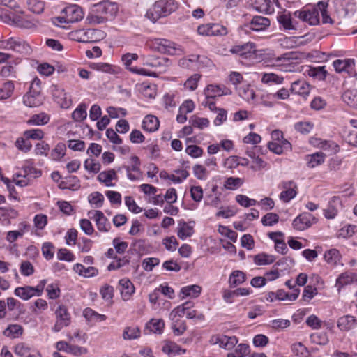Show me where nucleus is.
<instances>
[{
	"mask_svg": "<svg viewBox=\"0 0 357 357\" xmlns=\"http://www.w3.org/2000/svg\"><path fill=\"white\" fill-rule=\"evenodd\" d=\"M178 7V3L175 0H158L147 10L146 17L155 22L158 19L167 17L176 11Z\"/></svg>",
	"mask_w": 357,
	"mask_h": 357,
	"instance_id": "nucleus-1",
	"label": "nucleus"
},
{
	"mask_svg": "<svg viewBox=\"0 0 357 357\" xmlns=\"http://www.w3.org/2000/svg\"><path fill=\"white\" fill-rule=\"evenodd\" d=\"M271 24V21L268 18L255 15L252 17L250 22L245 23L241 26L240 29L245 33L248 34L251 31L259 32L267 29Z\"/></svg>",
	"mask_w": 357,
	"mask_h": 357,
	"instance_id": "nucleus-2",
	"label": "nucleus"
},
{
	"mask_svg": "<svg viewBox=\"0 0 357 357\" xmlns=\"http://www.w3.org/2000/svg\"><path fill=\"white\" fill-rule=\"evenodd\" d=\"M77 38L75 39L81 43H96L106 37V33L96 29H80L76 31Z\"/></svg>",
	"mask_w": 357,
	"mask_h": 357,
	"instance_id": "nucleus-3",
	"label": "nucleus"
},
{
	"mask_svg": "<svg viewBox=\"0 0 357 357\" xmlns=\"http://www.w3.org/2000/svg\"><path fill=\"white\" fill-rule=\"evenodd\" d=\"M229 51L231 53L236 54L245 59H255L257 56L256 45L251 42L234 45Z\"/></svg>",
	"mask_w": 357,
	"mask_h": 357,
	"instance_id": "nucleus-4",
	"label": "nucleus"
},
{
	"mask_svg": "<svg viewBox=\"0 0 357 357\" xmlns=\"http://www.w3.org/2000/svg\"><path fill=\"white\" fill-rule=\"evenodd\" d=\"M152 49L162 53L169 55H175L178 52H181L180 47H176V44L167 39L156 38L152 43Z\"/></svg>",
	"mask_w": 357,
	"mask_h": 357,
	"instance_id": "nucleus-5",
	"label": "nucleus"
},
{
	"mask_svg": "<svg viewBox=\"0 0 357 357\" xmlns=\"http://www.w3.org/2000/svg\"><path fill=\"white\" fill-rule=\"evenodd\" d=\"M40 79L34 78L30 86L29 91L23 98V102L26 106L33 107L38 105L36 99L40 95Z\"/></svg>",
	"mask_w": 357,
	"mask_h": 357,
	"instance_id": "nucleus-6",
	"label": "nucleus"
},
{
	"mask_svg": "<svg viewBox=\"0 0 357 357\" xmlns=\"http://www.w3.org/2000/svg\"><path fill=\"white\" fill-rule=\"evenodd\" d=\"M294 16L312 26L319 23V12L316 10L315 5L311 9L296 10L294 13Z\"/></svg>",
	"mask_w": 357,
	"mask_h": 357,
	"instance_id": "nucleus-7",
	"label": "nucleus"
},
{
	"mask_svg": "<svg viewBox=\"0 0 357 357\" xmlns=\"http://www.w3.org/2000/svg\"><path fill=\"white\" fill-rule=\"evenodd\" d=\"M317 219L308 212H304L298 215L292 222L294 228L298 231H303L317 222Z\"/></svg>",
	"mask_w": 357,
	"mask_h": 357,
	"instance_id": "nucleus-8",
	"label": "nucleus"
},
{
	"mask_svg": "<svg viewBox=\"0 0 357 357\" xmlns=\"http://www.w3.org/2000/svg\"><path fill=\"white\" fill-rule=\"evenodd\" d=\"M238 340L236 336H227L225 335H214L211 336L210 342L213 344H219L220 347L226 350L232 349L238 343Z\"/></svg>",
	"mask_w": 357,
	"mask_h": 357,
	"instance_id": "nucleus-9",
	"label": "nucleus"
},
{
	"mask_svg": "<svg viewBox=\"0 0 357 357\" xmlns=\"http://www.w3.org/2000/svg\"><path fill=\"white\" fill-rule=\"evenodd\" d=\"M282 188L284 190L280 195V199L284 203L290 202L297 195V184L294 181H282Z\"/></svg>",
	"mask_w": 357,
	"mask_h": 357,
	"instance_id": "nucleus-10",
	"label": "nucleus"
},
{
	"mask_svg": "<svg viewBox=\"0 0 357 357\" xmlns=\"http://www.w3.org/2000/svg\"><path fill=\"white\" fill-rule=\"evenodd\" d=\"M93 12L97 13L100 15H109L113 16L117 12V5L109 1H103L98 3H96L91 8Z\"/></svg>",
	"mask_w": 357,
	"mask_h": 357,
	"instance_id": "nucleus-11",
	"label": "nucleus"
},
{
	"mask_svg": "<svg viewBox=\"0 0 357 357\" xmlns=\"http://www.w3.org/2000/svg\"><path fill=\"white\" fill-rule=\"evenodd\" d=\"M7 47H9L11 50L18 52L23 55H28L31 52L30 45L24 40L20 38H10L8 39Z\"/></svg>",
	"mask_w": 357,
	"mask_h": 357,
	"instance_id": "nucleus-12",
	"label": "nucleus"
},
{
	"mask_svg": "<svg viewBox=\"0 0 357 357\" xmlns=\"http://www.w3.org/2000/svg\"><path fill=\"white\" fill-rule=\"evenodd\" d=\"M61 13L66 15L71 23L79 22L84 17L82 8L77 4H71L64 8Z\"/></svg>",
	"mask_w": 357,
	"mask_h": 357,
	"instance_id": "nucleus-13",
	"label": "nucleus"
},
{
	"mask_svg": "<svg viewBox=\"0 0 357 357\" xmlns=\"http://www.w3.org/2000/svg\"><path fill=\"white\" fill-rule=\"evenodd\" d=\"M333 66L337 73L347 72L351 75L355 66V61L353 59H336Z\"/></svg>",
	"mask_w": 357,
	"mask_h": 357,
	"instance_id": "nucleus-14",
	"label": "nucleus"
},
{
	"mask_svg": "<svg viewBox=\"0 0 357 357\" xmlns=\"http://www.w3.org/2000/svg\"><path fill=\"white\" fill-rule=\"evenodd\" d=\"M342 208V200L338 196L333 197L328 202V206L324 209V215L327 219H333Z\"/></svg>",
	"mask_w": 357,
	"mask_h": 357,
	"instance_id": "nucleus-15",
	"label": "nucleus"
},
{
	"mask_svg": "<svg viewBox=\"0 0 357 357\" xmlns=\"http://www.w3.org/2000/svg\"><path fill=\"white\" fill-rule=\"evenodd\" d=\"M15 353L20 357H42L40 351L24 342L19 343L15 347Z\"/></svg>",
	"mask_w": 357,
	"mask_h": 357,
	"instance_id": "nucleus-16",
	"label": "nucleus"
},
{
	"mask_svg": "<svg viewBox=\"0 0 357 357\" xmlns=\"http://www.w3.org/2000/svg\"><path fill=\"white\" fill-rule=\"evenodd\" d=\"M195 221H190L188 224L185 220H181L178 221V229L177 236L179 238L184 240L188 237H190L194 234Z\"/></svg>",
	"mask_w": 357,
	"mask_h": 357,
	"instance_id": "nucleus-17",
	"label": "nucleus"
},
{
	"mask_svg": "<svg viewBox=\"0 0 357 357\" xmlns=\"http://www.w3.org/2000/svg\"><path fill=\"white\" fill-rule=\"evenodd\" d=\"M91 213H94L93 219L96 221L98 229L100 231L107 232L111 227V225L108 219L104 215L103 213L100 211H94L89 212V215Z\"/></svg>",
	"mask_w": 357,
	"mask_h": 357,
	"instance_id": "nucleus-18",
	"label": "nucleus"
},
{
	"mask_svg": "<svg viewBox=\"0 0 357 357\" xmlns=\"http://www.w3.org/2000/svg\"><path fill=\"white\" fill-rule=\"evenodd\" d=\"M357 325V318L347 314L337 319V326L340 331H348Z\"/></svg>",
	"mask_w": 357,
	"mask_h": 357,
	"instance_id": "nucleus-19",
	"label": "nucleus"
},
{
	"mask_svg": "<svg viewBox=\"0 0 357 357\" xmlns=\"http://www.w3.org/2000/svg\"><path fill=\"white\" fill-rule=\"evenodd\" d=\"M120 291L123 300L127 301L135 292V287L131 281L126 278L121 279L119 282Z\"/></svg>",
	"mask_w": 357,
	"mask_h": 357,
	"instance_id": "nucleus-20",
	"label": "nucleus"
},
{
	"mask_svg": "<svg viewBox=\"0 0 357 357\" xmlns=\"http://www.w3.org/2000/svg\"><path fill=\"white\" fill-rule=\"evenodd\" d=\"M97 179L100 183H105L107 187H112L114 185V183L111 182L112 180H117L118 176L116 172L114 169H111L108 171H103L100 172L98 174Z\"/></svg>",
	"mask_w": 357,
	"mask_h": 357,
	"instance_id": "nucleus-21",
	"label": "nucleus"
},
{
	"mask_svg": "<svg viewBox=\"0 0 357 357\" xmlns=\"http://www.w3.org/2000/svg\"><path fill=\"white\" fill-rule=\"evenodd\" d=\"M290 90L293 93L305 96L310 93V85L304 80H297L291 84Z\"/></svg>",
	"mask_w": 357,
	"mask_h": 357,
	"instance_id": "nucleus-22",
	"label": "nucleus"
},
{
	"mask_svg": "<svg viewBox=\"0 0 357 357\" xmlns=\"http://www.w3.org/2000/svg\"><path fill=\"white\" fill-rule=\"evenodd\" d=\"M328 2L325 1H320L315 4V8L317 12H320L322 17V23L331 24H334V20L330 17L328 13Z\"/></svg>",
	"mask_w": 357,
	"mask_h": 357,
	"instance_id": "nucleus-23",
	"label": "nucleus"
},
{
	"mask_svg": "<svg viewBox=\"0 0 357 357\" xmlns=\"http://www.w3.org/2000/svg\"><path fill=\"white\" fill-rule=\"evenodd\" d=\"M160 126L158 119L153 115H147L142 121V128L144 130L153 132L156 131Z\"/></svg>",
	"mask_w": 357,
	"mask_h": 357,
	"instance_id": "nucleus-24",
	"label": "nucleus"
},
{
	"mask_svg": "<svg viewBox=\"0 0 357 357\" xmlns=\"http://www.w3.org/2000/svg\"><path fill=\"white\" fill-rule=\"evenodd\" d=\"M73 270L79 275L85 278L96 276L98 274V270L96 267L89 266L86 268L79 263L73 266Z\"/></svg>",
	"mask_w": 357,
	"mask_h": 357,
	"instance_id": "nucleus-25",
	"label": "nucleus"
},
{
	"mask_svg": "<svg viewBox=\"0 0 357 357\" xmlns=\"http://www.w3.org/2000/svg\"><path fill=\"white\" fill-rule=\"evenodd\" d=\"M165 323L162 319H151L146 324L144 328V333H154L161 334L163 332Z\"/></svg>",
	"mask_w": 357,
	"mask_h": 357,
	"instance_id": "nucleus-26",
	"label": "nucleus"
},
{
	"mask_svg": "<svg viewBox=\"0 0 357 357\" xmlns=\"http://www.w3.org/2000/svg\"><path fill=\"white\" fill-rule=\"evenodd\" d=\"M326 155L322 152H317L305 156L307 166L309 168H314L324 162Z\"/></svg>",
	"mask_w": 357,
	"mask_h": 357,
	"instance_id": "nucleus-27",
	"label": "nucleus"
},
{
	"mask_svg": "<svg viewBox=\"0 0 357 357\" xmlns=\"http://www.w3.org/2000/svg\"><path fill=\"white\" fill-rule=\"evenodd\" d=\"M18 215V212L12 208L0 207V222L3 225L10 224V219H14Z\"/></svg>",
	"mask_w": 357,
	"mask_h": 357,
	"instance_id": "nucleus-28",
	"label": "nucleus"
},
{
	"mask_svg": "<svg viewBox=\"0 0 357 357\" xmlns=\"http://www.w3.org/2000/svg\"><path fill=\"white\" fill-rule=\"evenodd\" d=\"M246 279V275L244 272L236 270L231 272L229 277V284L231 288L236 287L243 284Z\"/></svg>",
	"mask_w": 357,
	"mask_h": 357,
	"instance_id": "nucleus-29",
	"label": "nucleus"
},
{
	"mask_svg": "<svg viewBox=\"0 0 357 357\" xmlns=\"http://www.w3.org/2000/svg\"><path fill=\"white\" fill-rule=\"evenodd\" d=\"M355 274L350 272H344L341 273L336 280L335 287L337 288L338 291L344 286L350 284L354 282V277Z\"/></svg>",
	"mask_w": 357,
	"mask_h": 357,
	"instance_id": "nucleus-30",
	"label": "nucleus"
},
{
	"mask_svg": "<svg viewBox=\"0 0 357 357\" xmlns=\"http://www.w3.org/2000/svg\"><path fill=\"white\" fill-rule=\"evenodd\" d=\"M276 258L274 255L261 252L256 255L253 257V261L257 266H264L273 264Z\"/></svg>",
	"mask_w": 357,
	"mask_h": 357,
	"instance_id": "nucleus-31",
	"label": "nucleus"
},
{
	"mask_svg": "<svg viewBox=\"0 0 357 357\" xmlns=\"http://www.w3.org/2000/svg\"><path fill=\"white\" fill-rule=\"evenodd\" d=\"M24 328L21 325L19 324H10L3 331V334L8 337L15 339L19 337L22 335Z\"/></svg>",
	"mask_w": 357,
	"mask_h": 357,
	"instance_id": "nucleus-32",
	"label": "nucleus"
},
{
	"mask_svg": "<svg viewBox=\"0 0 357 357\" xmlns=\"http://www.w3.org/2000/svg\"><path fill=\"white\" fill-rule=\"evenodd\" d=\"M55 315L57 320L64 322L65 325H70L71 322V316L68 312L67 307L63 305H60L55 311Z\"/></svg>",
	"mask_w": 357,
	"mask_h": 357,
	"instance_id": "nucleus-33",
	"label": "nucleus"
},
{
	"mask_svg": "<svg viewBox=\"0 0 357 357\" xmlns=\"http://www.w3.org/2000/svg\"><path fill=\"white\" fill-rule=\"evenodd\" d=\"M162 352L170 354H185L186 349H182L179 345L175 342L167 341L162 348Z\"/></svg>",
	"mask_w": 357,
	"mask_h": 357,
	"instance_id": "nucleus-34",
	"label": "nucleus"
},
{
	"mask_svg": "<svg viewBox=\"0 0 357 357\" xmlns=\"http://www.w3.org/2000/svg\"><path fill=\"white\" fill-rule=\"evenodd\" d=\"M202 288L197 284L188 285L181 288V294L183 295V298L185 297L197 298L201 293Z\"/></svg>",
	"mask_w": 357,
	"mask_h": 357,
	"instance_id": "nucleus-35",
	"label": "nucleus"
},
{
	"mask_svg": "<svg viewBox=\"0 0 357 357\" xmlns=\"http://www.w3.org/2000/svg\"><path fill=\"white\" fill-rule=\"evenodd\" d=\"M277 20L280 26L285 30H295L296 26L293 23L291 15L289 14H280L277 17Z\"/></svg>",
	"mask_w": 357,
	"mask_h": 357,
	"instance_id": "nucleus-36",
	"label": "nucleus"
},
{
	"mask_svg": "<svg viewBox=\"0 0 357 357\" xmlns=\"http://www.w3.org/2000/svg\"><path fill=\"white\" fill-rule=\"evenodd\" d=\"M300 294V289H294L292 294H289L285 292L283 289H279L276 292L275 295V299L280 300V301H295L297 299Z\"/></svg>",
	"mask_w": 357,
	"mask_h": 357,
	"instance_id": "nucleus-37",
	"label": "nucleus"
},
{
	"mask_svg": "<svg viewBox=\"0 0 357 357\" xmlns=\"http://www.w3.org/2000/svg\"><path fill=\"white\" fill-rule=\"evenodd\" d=\"M87 106L85 103H81L78 107L73 112L72 118L76 122H81L86 119Z\"/></svg>",
	"mask_w": 357,
	"mask_h": 357,
	"instance_id": "nucleus-38",
	"label": "nucleus"
},
{
	"mask_svg": "<svg viewBox=\"0 0 357 357\" xmlns=\"http://www.w3.org/2000/svg\"><path fill=\"white\" fill-rule=\"evenodd\" d=\"M172 64L169 59L164 56H157L152 68H155L159 73L165 72Z\"/></svg>",
	"mask_w": 357,
	"mask_h": 357,
	"instance_id": "nucleus-39",
	"label": "nucleus"
},
{
	"mask_svg": "<svg viewBox=\"0 0 357 357\" xmlns=\"http://www.w3.org/2000/svg\"><path fill=\"white\" fill-rule=\"evenodd\" d=\"M221 85L209 84L204 89L206 99L213 100L221 96Z\"/></svg>",
	"mask_w": 357,
	"mask_h": 357,
	"instance_id": "nucleus-40",
	"label": "nucleus"
},
{
	"mask_svg": "<svg viewBox=\"0 0 357 357\" xmlns=\"http://www.w3.org/2000/svg\"><path fill=\"white\" fill-rule=\"evenodd\" d=\"M107 21V17L106 16L100 15L97 13L93 12L92 9H91L86 17V23L87 24H99L105 23Z\"/></svg>",
	"mask_w": 357,
	"mask_h": 357,
	"instance_id": "nucleus-41",
	"label": "nucleus"
},
{
	"mask_svg": "<svg viewBox=\"0 0 357 357\" xmlns=\"http://www.w3.org/2000/svg\"><path fill=\"white\" fill-rule=\"evenodd\" d=\"M15 89L12 81L6 82L1 88H0V100H6L11 97Z\"/></svg>",
	"mask_w": 357,
	"mask_h": 357,
	"instance_id": "nucleus-42",
	"label": "nucleus"
},
{
	"mask_svg": "<svg viewBox=\"0 0 357 357\" xmlns=\"http://www.w3.org/2000/svg\"><path fill=\"white\" fill-rule=\"evenodd\" d=\"M50 116L45 113H40L38 114L33 115L30 119L28 120L27 123L29 125H45L50 121Z\"/></svg>",
	"mask_w": 357,
	"mask_h": 357,
	"instance_id": "nucleus-43",
	"label": "nucleus"
},
{
	"mask_svg": "<svg viewBox=\"0 0 357 357\" xmlns=\"http://www.w3.org/2000/svg\"><path fill=\"white\" fill-rule=\"evenodd\" d=\"M283 77L279 76L273 73H264L261 77V82L268 85L280 84L283 82Z\"/></svg>",
	"mask_w": 357,
	"mask_h": 357,
	"instance_id": "nucleus-44",
	"label": "nucleus"
},
{
	"mask_svg": "<svg viewBox=\"0 0 357 357\" xmlns=\"http://www.w3.org/2000/svg\"><path fill=\"white\" fill-rule=\"evenodd\" d=\"M66 151V144L62 142L58 143L55 148L51 152L52 159L56 161L60 160L65 155Z\"/></svg>",
	"mask_w": 357,
	"mask_h": 357,
	"instance_id": "nucleus-45",
	"label": "nucleus"
},
{
	"mask_svg": "<svg viewBox=\"0 0 357 357\" xmlns=\"http://www.w3.org/2000/svg\"><path fill=\"white\" fill-rule=\"evenodd\" d=\"M324 258L328 264L336 265L340 260V255L337 249H331L325 252Z\"/></svg>",
	"mask_w": 357,
	"mask_h": 357,
	"instance_id": "nucleus-46",
	"label": "nucleus"
},
{
	"mask_svg": "<svg viewBox=\"0 0 357 357\" xmlns=\"http://www.w3.org/2000/svg\"><path fill=\"white\" fill-rule=\"evenodd\" d=\"M312 343L319 345H326L328 342V337L326 332H316L310 335Z\"/></svg>",
	"mask_w": 357,
	"mask_h": 357,
	"instance_id": "nucleus-47",
	"label": "nucleus"
},
{
	"mask_svg": "<svg viewBox=\"0 0 357 357\" xmlns=\"http://www.w3.org/2000/svg\"><path fill=\"white\" fill-rule=\"evenodd\" d=\"M14 294L16 296L24 301H28L33 296V293L30 290V286L17 287L14 291Z\"/></svg>",
	"mask_w": 357,
	"mask_h": 357,
	"instance_id": "nucleus-48",
	"label": "nucleus"
},
{
	"mask_svg": "<svg viewBox=\"0 0 357 357\" xmlns=\"http://www.w3.org/2000/svg\"><path fill=\"white\" fill-rule=\"evenodd\" d=\"M310 77H316L319 80H325L328 75V72L325 69V66H318L311 68L309 70Z\"/></svg>",
	"mask_w": 357,
	"mask_h": 357,
	"instance_id": "nucleus-49",
	"label": "nucleus"
},
{
	"mask_svg": "<svg viewBox=\"0 0 357 357\" xmlns=\"http://www.w3.org/2000/svg\"><path fill=\"white\" fill-rule=\"evenodd\" d=\"M313 127L314 124L309 121H300L294 124V129L303 135L310 133Z\"/></svg>",
	"mask_w": 357,
	"mask_h": 357,
	"instance_id": "nucleus-50",
	"label": "nucleus"
},
{
	"mask_svg": "<svg viewBox=\"0 0 357 357\" xmlns=\"http://www.w3.org/2000/svg\"><path fill=\"white\" fill-rule=\"evenodd\" d=\"M89 202L95 206V208H100L102 206L105 198L99 192H93L88 197Z\"/></svg>",
	"mask_w": 357,
	"mask_h": 357,
	"instance_id": "nucleus-51",
	"label": "nucleus"
},
{
	"mask_svg": "<svg viewBox=\"0 0 357 357\" xmlns=\"http://www.w3.org/2000/svg\"><path fill=\"white\" fill-rule=\"evenodd\" d=\"M140 329L138 327H126L123 333V337L124 340H132L137 339L140 336Z\"/></svg>",
	"mask_w": 357,
	"mask_h": 357,
	"instance_id": "nucleus-52",
	"label": "nucleus"
},
{
	"mask_svg": "<svg viewBox=\"0 0 357 357\" xmlns=\"http://www.w3.org/2000/svg\"><path fill=\"white\" fill-rule=\"evenodd\" d=\"M84 316L86 319L94 320L96 321H102L107 318L105 315L100 314L91 308L85 309Z\"/></svg>",
	"mask_w": 357,
	"mask_h": 357,
	"instance_id": "nucleus-53",
	"label": "nucleus"
},
{
	"mask_svg": "<svg viewBox=\"0 0 357 357\" xmlns=\"http://www.w3.org/2000/svg\"><path fill=\"white\" fill-rule=\"evenodd\" d=\"M29 9L33 13L40 14L43 12L45 3L43 1L38 0H29Z\"/></svg>",
	"mask_w": 357,
	"mask_h": 357,
	"instance_id": "nucleus-54",
	"label": "nucleus"
},
{
	"mask_svg": "<svg viewBox=\"0 0 357 357\" xmlns=\"http://www.w3.org/2000/svg\"><path fill=\"white\" fill-rule=\"evenodd\" d=\"M243 180L238 177H229L226 179L224 187L228 190H235L243 184Z\"/></svg>",
	"mask_w": 357,
	"mask_h": 357,
	"instance_id": "nucleus-55",
	"label": "nucleus"
},
{
	"mask_svg": "<svg viewBox=\"0 0 357 357\" xmlns=\"http://www.w3.org/2000/svg\"><path fill=\"white\" fill-rule=\"evenodd\" d=\"M24 136L26 139L40 140L44 137V132L40 129H30L24 131Z\"/></svg>",
	"mask_w": 357,
	"mask_h": 357,
	"instance_id": "nucleus-56",
	"label": "nucleus"
},
{
	"mask_svg": "<svg viewBox=\"0 0 357 357\" xmlns=\"http://www.w3.org/2000/svg\"><path fill=\"white\" fill-rule=\"evenodd\" d=\"M84 167L87 171L94 174L99 172L101 168L100 162H95L92 158L86 159L84 162Z\"/></svg>",
	"mask_w": 357,
	"mask_h": 357,
	"instance_id": "nucleus-57",
	"label": "nucleus"
},
{
	"mask_svg": "<svg viewBox=\"0 0 357 357\" xmlns=\"http://www.w3.org/2000/svg\"><path fill=\"white\" fill-rule=\"evenodd\" d=\"M190 123L194 127H197L200 129L208 127L209 125V120L207 118H201L196 116H192L190 119Z\"/></svg>",
	"mask_w": 357,
	"mask_h": 357,
	"instance_id": "nucleus-58",
	"label": "nucleus"
},
{
	"mask_svg": "<svg viewBox=\"0 0 357 357\" xmlns=\"http://www.w3.org/2000/svg\"><path fill=\"white\" fill-rule=\"evenodd\" d=\"M294 260L290 257H283L278 260L273 266V268L276 266H282L281 271L287 270L291 268L294 265Z\"/></svg>",
	"mask_w": 357,
	"mask_h": 357,
	"instance_id": "nucleus-59",
	"label": "nucleus"
},
{
	"mask_svg": "<svg viewBox=\"0 0 357 357\" xmlns=\"http://www.w3.org/2000/svg\"><path fill=\"white\" fill-rule=\"evenodd\" d=\"M218 231L220 234L225 236L234 243L237 241L238 234L226 226L220 225Z\"/></svg>",
	"mask_w": 357,
	"mask_h": 357,
	"instance_id": "nucleus-60",
	"label": "nucleus"
},
{
	"mask_svg": "<svg viewBox=\"0 0 357 357\" xmlns=\"http://www.w3.org/2000/svg\"><path fill=\"white\" fill-rule=\"evenodd\" d=\"M279 221V216L276 213H268L261 219V223L264 226H272Z\"/></svg>",
	"mask_w": 357,
	"mask_h": 357,
	"instance_id": "nucleus-61",
	"label": "nucleus"
},
{
	"mask_svg": "<svg viewBox=\"0 0 357 357\" xmlns=\"http://www.w3.org/2000/svg\"><path fill=\"white\" fill-rule=\"evenodd\" d=\"M236 201L242 206L248 208L251 206H255L257 201L254 199H250L244 195H238L236 197Z\"/></svg>",
	"mask_w": 357,
	"mask_h": 357,
	"instance_id": "nucleus-62",
	"label": "nucleus"
},
{
	"mask_svg": "<svg viewBox=\"0 0 357 357\" xmlns=\"http://www.w3.org/2000/svg\"><path fill=\"white\" fill-rule=\"evenodd\" d=\"M185 152L190 157L197 158L202 155L204 151L197 145H188L185 149Z\"/></svg>",
	"mask_w": 357,
	"mask_h": 357,
	"instance_id": "nucleus-63",
	"label": "nucleus"
},
{
	"mask_svg": "<svg viewBox=\"0 0 357 357\" xmlns=\"http://www.w3.org/2000/svg\"><path fill=\"white\" fill-rule=\"evenodd\" d=\"M357 232V226L354 225H348L343 227L340 231V236L343 238L351 237Z\"/></svg>",
	"mask_w": 357,
	"mask_h": 357,
	"instance_id": "nucleus-64",
	"label": "nucleus"
}]
</instances>
